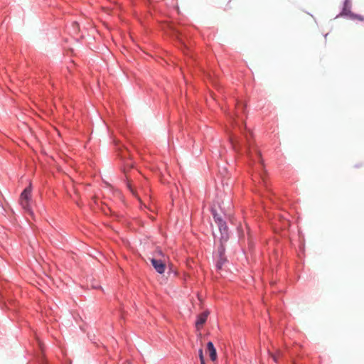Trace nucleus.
I'll list each match as a JSON object with an SVG mask.
<instances>
[{"label":"nucleus","instance_id":"f257e3e1","mask_svg":"<svg viewBox=\"0 0 364 364\" xmlns=\"http://www.w3.org/2000/svg\"><path fill=\"white\" fill-rule=\"evenodd\" d=\"M213 217L220 232V240L227 242L229 238L228 227L225 220L215 210H212Z\"/></svg>","mask_w":364,"mask_h":364},{"label":"nucleus","instance_id":"f03ea898","mask_svg":"<svg viewBox=\"0 0 364 364\" xmlns=\"http://www.w3.org/2000/svg\"><path fill=\"white\" fill-rule=\"evenodd\" d=\"M32 188L31 185L30 184L28 187H26L23 192L21 194L20 196V203L22 206V208L28 211H31L30 208V198H31V193Z\"/></svg>","mask_w":364,"mask_h":364},{"label":"nucleus","instance_id":"7ed1b4c3","mask_svg":"<svg viewBox=\"0 0 364 364\" xmlns=\"http://www.w3.org/2000/svg\"><path fill=\"white\" fill-rule=\"evenodd\" d=\"M151 262L158 273L163 274L165 272L166 265L161 259L153 258L151 259Z\"/></svg>","mask_w":364,"mask_h":364},{"label":"nucleus","instance_id":"20e7f679","mask_svg":"<svg viewBox=\"0 0 364 364\" xmlns=\"http://www.w3.org/2000/svg\"><path fill=\"white\" fill-rule=\"evenodd\" d=\"M350 8H351V4L350 2H345L343 3V9L341 11V12L339 14V15L337 16H346V17H348L350 16V14H352V12L350 11Z\"/></svg>","mask_w":364,"mask_h":364},{"label":"nucleus","instance_id":"39448f33","mask_svg":"<svg viewBox=\"0 0 364 364\" xmlns=\"http://www.w3.org/2000/svg\"><path fill=\"white\" fill-rule=\"evenodd\" d=\"M207 349L209 352L210 360L215 361L217 359V352L213 343L211 341H209L207 343Z\"/></svg>","mask_w":364,"mask_h":364},{"label":"nucleus","instance_id":"423d86ee","mask_svg":"<svg viewBox=\"0 0 364 364\" xmlns=\"http://www.w3.org/2000/svg\"><path fill=\"white\" fill-rule=\"evenodd\" d=\"M208 312H203L202 314H199L197 317L196 321V326L197 327H200L203 326L208 318Z\"/></svg>","mask_w":364,"mask_h":364},{"label":"nucleus","instance_id":"0eeeda50","mask_svg":"<svg viewBox=\"0 0 364 364\" xmlns=\"http://www.w3.org/2000/svg\"><path fill=\"white\" fill-rule=\"evenodd\" d=\"M220 244L218 247V250H217L215 257H225V247L224 245V243L225 242H222L221 240H220Z\"/></svg>","mask_w":364,"mask_h":364},{"label":"nucleus","instance_id":"6e6552de","mask_svg":"<svg viewBox=\"0 0 364 364\" xmlns=\"http://www.w3.org/2000/svg\"><path fill=\"white\" fill-rule=\"evenodd\" d=\"M216 258V267L217 269H220L223 264L225 263L226 262V257H215Z\"/></svg>","mask_w":364,"mask_h":364},{"label":"nucleus","instance_id":"1a4fd4ad","mask_svg":"<svg viewBox=\"0 0 364 364\" xmlns=\"http://www.w3.org/2000/svg\"><path fill=\"white\" fill-rule=\"evenodd\" d=\"M349 18L350 19H358L359 21H363L364 20V18L363 16H362L361 15H359V14H355L353 13H352V14H350V16H348Z\"/></svg>","mask_w":364,"mask_h":364},{"label":"nucleus","instance_id":"9d476101","mask_svg":"<svg viewBox=\"0 0 364 364\" xmlns=\"http://www.w3.org/2000/svg\"><path fill=\"white\" fill-rule=\"evenodd\" d=\"M198 355H199V358H200V364H205V363L204 357H203V350L202 349H200L198 350Z\"/></svg>","mask_w":364,"mask_h":364},{"label":"nucleus","instance_id":"9b49d317","mask_svg":"<svg viewBox=\"0 0 364 364\" xmlns=\"http://www.w3.org/2000/svg\"><path fill=\"white\" fill-rule=\"evenodd\" d=\"M350 2V0H345V2Z\"/></svg>","mask_w":364,"mask_h":364}]
</instances>
